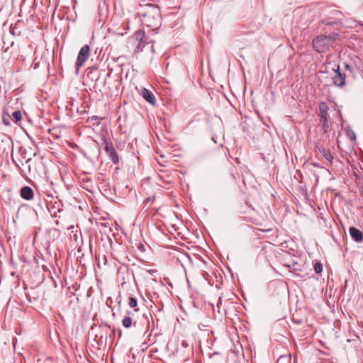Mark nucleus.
<instances>
[{"label":"nucleus","mask_w":363,"mask_h":363,"mask_svg":"<svg viewBox=\"0 0 363 363\" xmlns=\"http://www.w3.org/2000/svg\"><path fill=\"white\" fill-rule=\"evenodd\" d=\"M349 232L351 238L357 242H360L363 240V233L355 227H350Z\"/></svg>","instance_id":"obj_8"},{"label":"nucleus","mask_w":363,"mask_h":363,"mask_svg":"<svg viewBox=\"0 0 363 363\" xmlns=\"http://www.w3.org/2000/svg\"><path fill=\"white\" fill-rule=\"evenodd\" d=\"M318 110L319 116L320 117V118H328V111L329 110V107L325 102L323 101L319 104Z\"/></svg>","instance_id":"obj_10"},{"label":"nucleus","mask_w":363,"mask_h":363,"mask_svg":"<svg viewBox=\"0 0 363 363\" xmlns=\"http://www.w3.org/2000/svg\"><path fill=\"white\" fill-rule=\"evenodd\" d=\"M315 151L321 154V155L327 160L330 164L333 163L334 159L333 155L330 150H326L322 145L316 144L315 147Z\"/></svg>","instance_id":"obj_7"},{"label":"nucleus","mask_w":363,"mask_h":363,"mask_svg":"<svg viewBox=\"0 0 363 363\" xmlns=\"http://www.w3.org/2000/svg\"><path fill=\"white\" fill-rule=\"evenodd\" d=\"M143 96L147 102L151 104H155L156 102L155 97L153 94L148 91L147 89H143Z\"/></svg>","instance_id":"obj_11"},{"label":"nucleus","mask_w":363,"mask_h":363,"mask_svg":"<svg viewBox=\"0 0 363 363\" xmlns=\"http://www.w3.org/2000/svg\"><path fill=\"white\" fill-rule=\"evenodd\" d=\"M21 196L26 200H30L33 197V191L29 186H23L21 189Z\"/></svg>","instance_id":"obj_9"},{"label":"nucleus","mask_w":363,"mask_h":363,"mask_svg":"<svg viewBox=\"0 0 363 363\" xmlns=\"http://www.w3.org/2000/svg\"><path fill=\"white\" fill-rule=\"evenodd\" d=\"M8 50H9V48H5V49L4 50V52H8Z\"/></svg>","instance_id":"obj_21"},{"label":"nucleus","mask_w":363,"mask_h":363,"mask_svg":"<svg viewBox=\"0 0 363 363\" xmlns=\"http://www.w3.org/2000/svg\"><path fill=\"white\" fill-rule=\"evenodd\" d=\"M333 69L335 72V75L333 77V84L337 87L342 88L345 85V74L340 72L339 65Z\"/></svg>","instance_id":"obj_5"},{"label":"nucleus","mask_w":363,"mask_h":363,"mask_svg":"<svg viewBox=\"0 0 363 363\" xmlns=\"http://www.w3.org/2000/svg\"><path fill=\"white\" fill-rule=\"evenodd\" d=\"M135 38L137 40H138V45L136 46V51H143L144 47L149 43H154V41L152 40H149L148 38L145 35V33L141 30H139L135 32ZM151 51L155 52L154 45H151Z\"/></svg>","instance_id":"obj_3"},{"label":"nucleus","mask_w":363,"mask_h":363,"mask_svg":"<svg viewBox=\"0 0 363 363\" xmlns=\"http://www.w3.org/2000/svg\"><path fill=\"white\" fill-rule=\"evenodd\" d=\"M315 273L320 274L323 271V264L320 262H316L314 265Z\"/></svg>","instance_id":"obj_16"},{"label":"nucleus","mask_w":363,"mask_h":363,"mask_svg":"<svg viewBox=\"0 0 363 363\" xmlns=\"http://www.w3.org/2000/svg\"><path fill=\"white\" fill-rule=\"evenodd\" d=\"M345 68L346 69L350 70V66L348 64H345Z\"/></svg>","instance_id":"obj_20"},{"label":"nucleus","mask_w":363,"mask_h":363,"mask_svg":"<svg viewBox=\"0 0 363 363\" xmlns=\"http://www.w3.org/2000/svg\"><path fill=\"white\" fill-rule=\"evenodd\" d=\"M131 314H132V312L127 311L126 315L122 320V325L125 328H129L132 325V318L130 317Z\"/></svg>","instance_id":"obj_12"},{"label":"nucleus","mask_w":363,"mask_h":363,"mask_svg":"<svg viewBox=\"0 0 363 363\" xmlns=\"http://www.w3.org/2000/svg\"><path fill=\"white\" fill-rule=\"evenodd\" d=\"M138 304V301L134 297H129L128 298V305L131 308H135Z\"/></svg>","instance_id":"obj_15"},{"label":"nucleus","mask_w":363,"mask_h":363,"mask_svg":"<svg viewBox=\"0 0 363 363\" xmlns=\"http://www.w3.org/2000/svg\"><path fill=\"white\" fill-rule=\"evenodd\" d=\"M349 135H350V138H351V140H355L356 135L354 131L352 130L351 133H349Z\"/></svg>","instance_id":"obj_17"},{"label":"nucleus","mask_w":363,"mask_h":363,"mask_svg":"<svg viewBox=\"0 0 363 363\" xmlns=\"http://www.w3.org/2000/svg\"><path fill=\"white\" fill-rule=\"evenodd\" d=\"M320 121L322 123V128L325 133H328L329 129V122L328 118H320Z\"/></svg>","instance_id":"obj_13"},{"label":"nucleus","mask_w":363,"mask_h":363,"mask_svg":"<svg viewBox=\"0 0 363 363\" xmlns=\"http://www.w3.org/2000/svg\"><path fill=\"white\" fill-rule=\"evenodd\" d=\"M335 34L320 35L313 40L312 44L316 52L322 53L329 49L330 42L335 41Z\"/></svg>","instance_id":"obj_2"},{"label":"nucleus","mask_w":363,"mask_h":363,"mask_svg":"<svg viewBox=\"0 0 363 363\" xmlns=\"http://www.w3.org/2000/svg\"><path fill=\"white\" fill-rule=\"evenodd\" d=\"M147 272H148L150 274H152V275H153V274L156 272V271L152 270V269H150V270H148Z\"/></svg>","instance_id":"obj_19"},{"label":"nucleus","mask_w":363,"mask_h":363,"mask_svg":"<svg viewBox=\"0 0 363 363\" xmlns=\"http://www.w3.org/2000/svg\"><path fill=\"white\" fill-rule=\"evenodd\" d=\"M142 23L152 30L157 29L161 25V13L160 8L155 5H147L145 12L141 13Z\"/></svg>","instance_id":"obj_1"},{"label":"nucleus","mask_w":363,"mask_h":363,"mask_svg":"<svg viewBox=\"0 0 363 363\" xmlns=\"http://www.w3.org/2000/svg\"><path fill=\"white\" fill-rule=\"evenodd\" d=\"M103 144L104 145V150L108 154L109 158L113 164L119 162V157L113 144L106 137L102 138Z\"/></svg>","instance_id":"obj_4"},{"label":"nucleus","mask_w":363,"mask_h":363,"mask_svg":"<svg viewBox=\"0 0 363 363\" xmlns=\"http://www.w3.org/2000/svg\"><path fill=\"white\" fill-rule=\"evenodd\" d=\"M12 116L13 119L16 121V122H18L21 121L22 118V113L20 111H16L13 113Z\"/></svg>","instance_id":"obj_14"},{"label":"nucleus","mask_w":363,"mask_h":363,"mask_svg":"<svg viewBox=\"0 0 363 363\" xmlns=\"http://www.w3.org/2000/svg\"><path fill=\"white\" fill-rule=\"evenodd\" d=\"M3 122L6 125H10L9 120V119H6L5 117L3 118Z\"/></svg>","instance_id":"obj_18"},{"label":"nucleus","mask_w":363,"mask_h":363,"mask_svg":"<svg viewBox=\"0 0 363 363\" xmlns=\"http://www.w3.org/2000/svg\"><path fill=\"white\" fill-rule=\"evenodd\" d=\"M8 50H9V48H5V49L4 50V52H8Z\"/></svg>","instance_id":"obj_22"},{"label":"nucleus","mask_w":363,"mask_h":363,"mask_svg":"<svg viewBox=\"0 0 363 363\" xmlns=\"http://www.w3.org/2000/svg\"><path fill=\"white\" fill-rule=\"evenodd\" d=\"M313 165L314 167H319L317 164H315V163H313Z\"/></svg>","instance_id":"obj_23"},{"label":"nucleus","mask_w":363,"mask_h":363,"mask_svg":"<svg viewBox=\"0 0 363 363\" xmlns=\"http://www.w3.org/2000/svg\"><path fill=\"white\" fill-rule=\"evenodd\" d=\"M325 23L326 25H329V24H330V23H328V22H325Z\"/></svg>","instance_id":"obj_24"},{"label":"nucleus","mask_w":363,"mask_h":363,"mask_svg":"<svg viewBox=\"0 0 363 363\" xmlns=\"http://www.w3.org/2000/svg\"><path fill=\"white\" fill-rule=\"evenodd\" d=\"M90 55V47L88 45H84L77 56L76 62V67H82L84 63L88 60Z\"/></svg>","instance_id":"obj_6"}]
</instances>
